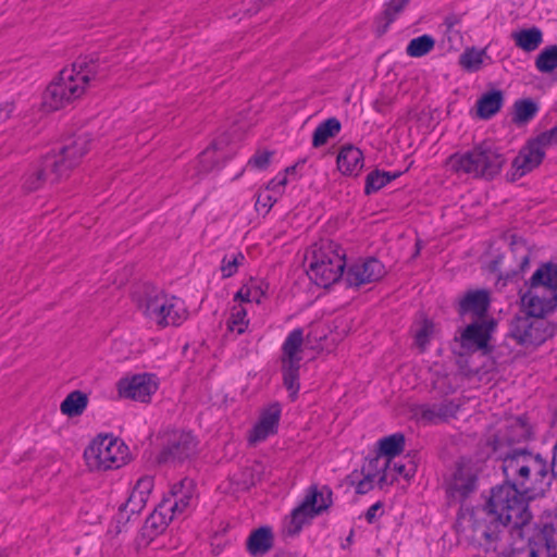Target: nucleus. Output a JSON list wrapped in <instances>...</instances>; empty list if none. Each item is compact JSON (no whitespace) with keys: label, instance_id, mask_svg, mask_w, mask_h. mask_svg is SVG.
Masks as SVG:
<instances>
[{"label":"nucleus","instance_id":"nucleus-1","mask_svg":"<svg viewBox=\"0 0 557 557\" xmlns=\"http://www.w3.org/2000/svg\"><path fill=\"white\" fill-rule=\"evenodd\" d=\"M502 469L507 482L529 499L544 495L554 476L550 462L539 454L513 450L503 458Z\"/></svg>","mask_w":557,"mask_h":557},{"label":"nucleus","instance_id":"nucleus-2","mask_svg":"<svg viewBox=\"0 0 557 557\" xmlns=\"http://www.w3.org/2000/svg\"><path fill=\"white\" fill-rule=\"evenodd\" d=\"M99 64L86 58L76 60L70 67L63 69L51 82L42 95V107L47 111H57L81 98L91 81L98 76Z\"/></svg>","mask_w":557,"mask_h":557},{"label":"nucleus","instance_id":"nucleus-3","mask_svg":"<svg viewBox=\"0 0 557 557\" xmlns=\"http://www.w3.org/2000/svg\"><path fill=\"white\" fill-rule=\"evenodd\" d=\"M505 156L491 141H482L471 149L453 153L446 161L448 169L458 176L491 181L503 170Z\"/></svg>","mask_w":557,"mask_h":557},{"label":"nucleus","instance_id":"nucleus-4","mask_svg":"<svg viewBox=\"0 0 557 557\" xmlns=\"http://www.w3.org/2000/svg\"><path fill=\"white\" fill-rule=\"evenodd\" d=\"M528 497L513 484L507 482L492 488L491 496L486 503L488 515L504 527L511 525V529L525 525L531 513L528 509Z\"/></svg>","mask_w":557,"mask_h":557},{"label":"nucleus","instance_id":"nucleus-5","mask_svg":"<svg viewBox=\"0 0 557 557\" xmlns=\"http://www.w3.org/2000/svg\"><path fill=\"white\" fill-rule=\"evenodd\" d=\"M527 314L543 318L557 307V263L542 264L530 277L529 289L521 297Z\"/></svg>","mask_w":557,"mask_h":557},{"label":"nucleus","instance_id":"nucleus-6","mask_svg":"<svg viewBox=\"0 0 557 557\" xmlns=\"http://www.w3.org/2000/svg\"><path fill=\"white\" fill-rule=\"evenodd\" d=\"M345 265L344 249L333 240L323 239L311 247L307 273L318 286L329 287L344 275Z\"/></svg>","mask_w":557,"mask_h":557},{"label":"nucleus","instance_id":"nucleus-7","mask_svg":"<svg viewBox=\"0 0 557 557\" xmlns=\"http://www.w3.org/2000/svg\"><path fill=\"white\" fill-rule=\"evenodd\" d=\"M138 308L159 327L177 326L188 318V310L183 299L156 288L145 292L138 300Z\"/></svg>","mask_w":557,"mask_h":557},{"label":"nucleus","instance_id":"nucleus-8","mask_svg":"<svg viewBox=\"0 0 557 557\" xmlns=\"http://www.w3.org/2000/svg\"><path fill=\"white\" fill-rule=\"evenodd\" d=\"M488 549L503 557H548L536 532L525 537L522 527L497 533H484Z\"/></svg>","mask_w":557,"mask_h":557},{"label":"nucleus","instance_id":"nucleus-9","mask_svg":"<svg viewBox=\"0 0 557 557\" xmlns=\"http://www.w3.org/2000/svg\"><path fill=\"white\" fill-rule=\"evenodd\" d=\"M332 505V492L327 487L318 490L312 486L308 490L299 506L293 509L284 519V533L296 536L311 520Z\"/></svg>","mask_w":557,"mask_h":557},{"label":"nucleus","instance_id":"nucleus-10","mask_svg":"<svg viewBox=\"0 0 557 557\" xmlns=\"http://www.w3.org/2000/svg\"><path fill=\"white\" fill-rule=\"evenodd\" d=\"M84 457L91 470L117 469L127 460V447L112 436H99L85 449Z\"/></svg>","mask_w":557,"mask_h":557},{"label":"nucleus","instance_id":"nucleus-11","mask_svg":"<svg viewBox=\"0 0 557 557\" xmlns=\"http://www.w3.org/2000/svg\"><path fill=\"white\" fill-rule=\"evenodd\" d=\"M509 333L521 345L537 346L552 337L554 330L542 318L525 314L511 320Z\"/></svg>","mask_w":557,"mask_h":557},{"label":"nucleus","instance_id":"nucleus-12","mask_svg":"<svg viewBox=\"0 0 557 557\" xmlns=\"http://www.w3.org/2000/svg\"><path fill=\"white\" fill-rule=\"evenodd\" d=\"M479 470L471 461H460L445 483L446 495L451 503H462L478 487Z\"/></svg>","mask_w":557,"mask_h":557},{"label":"nucleus","instance_id":"nucleus-13","mask_svg":"<svg viewBox=\"0 0 557 557\" xmlns=\"http://www.w3.org/2000/svg\"><path fill=\"white\" fill-rule=\"evenodd\" d=\"M198 441L186 431H173L161 450L158 460L161 463H181L197 453Z\"/></svg>","mask_w":557,"mask_h":557},{"label":"nucleus","instance_id":"nucleus-14","mask_svg":"<svg viewBox=\"0 0 557 557\" xmlns=\"http://www.w3.org/2000/svg\"><path fill=\"white\" fill-rule=\"evenodd\" d=\"M63 169L60 168V161L54 157H45L41 161L32 164L22 177V188L26 193H33L47 182L54 183L59 181Z\"/></svg>","mask_w":557,"mask_h":557},{"label":"nucleus","instance_id":"nucleus-15","mask_svg":"<svg viewBox=\"0 0 557 557\" xmlns=\"http://www.w3.org/2000/svg\"><path fill=\"white\" fill-rule=\"evenodd\" d=\"M196 498V485L191 479H183L172 485L169 495L162 502L169 506L175 519L185 517L193 508Z\"/></svg>","mask_w":557,"mask_h":557},{"label":"nucleus","instance_id":"nucleus-16","mask_svg":"<svg viewBox=\"0 0 557 557\" xmlns=\"http://www.w3.org/2000/svg\"><path fill=\"white\" fill-rule=\"evenodd\" d=\"M385 273L384 264L377 259H360L348 267L345 281L348 286L359 287L381 280Z\"/></svg>","mask_w":557,"mask_h":557},{"label":"nucleus","instance_id":"nucleus-17","mask_svg":"<svg viewBox=\"0 0 557 557\" xmlns=\"http://www.w3.org/2000/svg\"><path fill=\"white\" fill-rule=\"evenodd\" d=\"M545 153L546 149L536 138L529 140L512 160L510 180L516 181L537 168Z\"/></svg>","mask_w":557,"mask_h":557},{"label":"nucleus","instance_id":"nucleus-18","mask_svg":"<svg viewBox=\"0 0 557 557\" xmlns=\"http://www.w3.org/2000/svg\"><path fill=\"white\" fill-rule=\"evenodd\" d=\"M117 389L121 397L147 403L158 389V384L152 374L143 373L120 380Z\"/></svg>","mask_w":557,"mask_h":557},{"label":"nucleus","instance_id":"nucleus-19","mask_svg":"<svg viewBox=\"0 0 557 557\" xmlns=\"http://www.w3.org/2000/svg\"><path fill=\"white\" fill-rule=\"evenodd\" d=\"M281 412L278 403L271 404L260 411L258 421L248 434L250 445L264 442L269 436L277 433Z\"/></svg>","mask_w":557,"mask_h":557},{"label":"nucleus","instance_id":"nucleus-20","mask_svg":"<svg viewBox=\"0 0 557 557\" xmlns=\"http://www.w3.org/2000/svg\"><path fill=\"white\" fill-rule=\"evenodd\" d=\"M532 426L524 417H516L507 420L505 429L495 435L494 449L504 445L519 444L532 437Z\"/></svg>","mask_w":557,"mask_h":557},{"label":"nucleus","instance_id":"nucleus-21","mask_svg":"<svg viewBox=\"0 0 557 557\" xmlns=\"http://www.w3.org/2000/svg\"><path fill=\"white\" fill-rule=\"evenodd\" d=\"M89 138L87 135L77 136L69 145L64 146L59 154H48L60 161L61 175L64 176L74 168L89 150Z\"/></svg>","mask_w":557,"mask_h":557},{"label":"nucleus","instance_id":"nucleus-22","mask_svg":"<svg viewBox=\"0 0 557 557\" xmlns=\"http://www.w3.org/2000/svg\"><path fill=\"white\" fill-rule=\"evenodd\" d=\"M459 409L453 400H444L440 404L422 405L417 411L418 419L426 424H438L454 418Z\"/></svg>","mask_w":557,"mask_h":557},{"label":"nucleus","instance_id":"nucleus-23","mask_svg":"<svg viewBox=\"0 0 557 557\" xmlns=\"http://www.w3.org/2000/svg\"><path fill=\"white\" fill-rule=\"evenodd\" d=\"M490 306V293L485 289L470 290L459 301L460 315L481 319L485 317Z\"/></svg>","mask_w":557,"mask_h":557},{"label":"nucleus","instance_id":"nucleus-24","mask_svg":"<svg viewBox=\"0 0 557 557\" xmlns=\"http://www.w3.org/2000/svg\"><path fill=\"white\" fill-rule=\"evenodd\" d=\"M492 326V323L486 322H474L468 325L461 333V346L473 350L485 348L490 341Z\"/></svg>","mask_w":557,"mask_h":557},{"label":"nucleus","instance_id":"nucleus-25","mask_svg":"<svg viewBox=\"0 0 557 557\" xmlns=\"http://www.w3.org/2000/svg\"><path fill=\"white\" fill-rule=\"evenodd\" d=\"M304 331L298 327L293 330L282 346V364H300L302 360Z\"/></svg>","mask_w":557,"mask_h":557},{"label":"nucleus","instance_id":"nucleus-26","mask_svg":"<svg viewBox=\"0 0 557 557\" xmlns=\"http://www.w3.org/2000/svg\"><path fill=\"white\" fill-rule=\"evenodd\" d=\"M337 168L344 175H358L363 168V153L354 146L343 147L337 156Z\"/></svg>","mask_w":557,"mask_h":557},{"label":"nucleus","instance_id":"nucleus-27","mask_svg":"<svg viewBox=\"0 0 557 557\" xmlns=\"http://www.w3.org/2000/svg\"><path fill=\"white\" fill-rule=\"evenodd\" d=\"M544 550L548 557H557V508L553 516L548 515L536 531Z\"/></svg>","mask_w":557,"mask_h":557},{"label":"nucleus","instance_id":"nucleus-28","mask_svg":"<svg viewBox=\"0 0 557 557\" xmlns=\"http://www.w3.org/2000/svg\"><path fill=\"white\" fill-rule=\"evenodd\" d=\"M273 545V534L270 528L261 527L255 530L247 540V550L252 556L267 554Z\"/></svg>","mask_w":557,"mask_h":557},{"label":"nucleus","instance_id":"nucleus-29","mask_svg":"<svg viewBox=\"0 0 557 557\" xmlns=\"http://www.w3.org/2000/svg\"><path fill=\"white\" fill-rule=\"evenodd\" d=\"M515 45L525 51H535L543 42V33L539 27L523 28L511 34Z\"/></svg>","mask_w":557,"mask_h":557},{"label":"nucleus","instance_id":"nucleus-30","mask_svg":"<svg viewBox=\"0 0 557 557\" xmlns=\"http://www.w3.org/2000/svg\"><path fill=\"white\" fill-rule=\"evenodd\" d=\"M268 290V284L262 280L250 278L244 284L239 290L235 294L234 300L240 302H256L260 304L265 297Z\"/></svg>","mask_w":557,"mask_h":557},{"label":"nucleus","instance_id":"nucleus-31","mask_svg":"<svg viewBox=\"0 0 557 557\" xmlns=\"http://www.w3.org/2000/svg\"><path fill=\"white\" fill-rule=\"evenodd\" d=\"M392 469V460L377 455L375 458L370 459L367 465L363 466L362 472L371 474V478L376 480V484L383 487L388 484L389 472Z\"/></svg>","mask_w":557,"mask_h":557},{"label":"nucleus","instance_id":"nucleus-32","mask_svg":"<svg viewBox=\"0 0 557 557\" xmlns=\"http://www.w3.org/2000/svg\"><path fill=\"white\" fill-rule=\"evenodd\" d=\"M170 507L165 506L164 503L158 505V507L153 510V512L146 519L145 530L149 532L151 535H157L162 533L169 523L175 518L170 512Z\"/></svg>","mask_w":557,"mask_h":557},{"label":"nucleus","instance_id":"nucleus-33","mask_svg":"<svg viewBox=\"0 0 557 557\" xmlns=\"http://www.w3.org/2000/svg\"><path fill=\"white\" fill-rule=\"evenodd\" d=\"M504 96L500 90H492L484 94L476 102L478 115L490 119L503 107Z\"/></svg>","mask_w":557,"mask_h":557},{"label":"nucleus","instance_id":"nucleus-34","mask_svg":"<svg viewBox=\"0 0 557 557\" xmlns=\"http://www.w3.org/2000/svg\"><path fill=\"white\" fill-rule=\"evenodd\" d=\"M88 405V397L81 391L71 392L60 405V411L67 417L81 416Z\"/></svg>","mask_w":557,"mask_h":557},{"label":"nucleus","instance_id":"nucleus-35","mask_svg":"<svg viewBox=\"0 0 557 557\" xmlns=\"http://www.w3.org/2000/svg\"><path fill=\"white\" fill-rule=\"evenodd\" d=\"M342 125L336 117H330L320 123L312 135V146L318 148L325 145L341 132Z\"/></svg>","mask_w":557,"mask_h":557},{"label":"nucleus","instance_id":"nucleus-36","mask_svg":"<svg viewBox=\"0 0 557 557\" xmlns=\"http://www.w3.org/2000/svg\"><path fill=\"white\" fill-rule=\"evenodd\" d=\"M379 445L380 455L392 460L403 453L405 447V436L401 433H395L380 440Z\"/></svg>","mask_w":557,"mask_h":557},{"label":"nucleus","instance_id":"nucleus-37","mask_svg":"<svg viewBox=\"0 0 557 557\" xmlns=\"http://www.w3.org/2000/svg\"><path fill=\"white\" fill-rule=\"evenodd\" d=\"M412 332L414 344L422 352L426 349V346L434 334V324L429 319H422L413 324Z\"/></svg>","mask_w":557,"mask_h":557},{"label":"nucleus","instance_id":"nucleus-38","mask_svg":"<svg viewBox=\"0 0 557 557\" xmlns=\"http://www.w3.org/2000/svg\"><path fill=\"white\" fill-rule=\"evenodd\" d=\"M249 324L247 319V310L243 304L234 305L227 320V330L236 335L243 334Z\"/></svg>","mask_w":557,"mask_h":557},{"label":"nucleus","instance_id":"nucleus-39","mask_svg":"<svg viewBox=\"0 0 557 557\" xmlns=\"http://www.w3.org/2000/svg\"><path fill=\"white\" fill-rule=\"evenodd\" d=\"M399 173H389L383 171H372L367 175L364 191L367 195L375 193L387 185L393 180L397 178Z\"/></svg>","mask_w":557,"mask_h":557},{"label":"nucleus","instance_id":"nucleus-40","mask_svg":"<svg viewBox=\"0 0 557 557\" xmlns=\"http://www.w3.org/2000/svg\"><path fill=\"white\" fill-rule=\"evenodd\" d=\"M435 40L430 35H422L411 39L406 48V53L412 58H421L433 50Z\"/></svg>","mask_w":557,"mask_h":557},{"label":"nucleus","instance_id":"nucleus-41","mask_svg":"<svg viewBox=\"0 0 557 557\" xmlns=\"http://www.w3.org/2000/svg\"><path fill=\"white\" fill-rule=\"evenodd\" d=\"M535 66L541 73H550L557 69V45L545 47L536 57Z\"/></svg>","mask_w":557,"mask_h":557},{"label":"nucleus","instance_id":"nucleus-42","mask_svg":"<svg viewBox=\"0 0 557 557\" xmlns=\"http://www.w3.org/2000/svg\"><path fill=\"white\" fill-rule=\"evenodd\" d=\"M486 57L485 49L478 50L475 48L467 49L459 58V64L469 72H476L481 69L484 58Z\"/></svg>","mask_w":557,"mask_h":557},{"label":"nucleus","instance_id":"nucleus-43","mask_svg":"<svg viewBox=\"0 0 557 557\" xmlns=\"http://www.w3.org/2000/svg\"><path fill=\"white\" fill-rule=\"evenodd\" d=\"M299 369L300 364H282L283 383L289 392L292 399L296 398L300 387Z\"/></svg>","mask_w":557,"mask_h":557},{"label":"nucleus","instance_id":"nucleus-44","mask_svg":"<svg viewBox=\"0 0 557 557\" xmlns=\"http://www.w3.org/2000/svg\"><path fill=\"white\" fill-rule=\"evenodd\" d=\"M537 112V107L532 100H520L515 103L513 122L524 124L531 121Z\"/></svg>","mask_w":557,"mask_h":557},{"label":"nucleus","instance_id":"nucleus-45","mask_svg":"<svg viewBox=\"0 0 557 557\" xmlns=\"http://www.w3.org/2000/svg\"><path fill=\"white\" fill-rule=\"evenodd\" d=\"M245 256L242 252L226 255L221 262V273L223 278H228L237 273L238 268L244 264Z\"/></svg>","mask_w":557,"mask_h":557},{"label":"nucleus","instance_id":"nucleus-46","mask_svg":"<svg viewBox=\"0 0 557 557\" xmlns=\"http://www.w3.org/2000/svg\"><path fill=\"white\" fill-rule=\"evenodd\" d=\"M147 498H145L141 495H138L135 491H132L126 503L121 505L120 507V513L123 515V512L135 515L139 513L146 506Z\"/></svg>","mask_w":557,"mask_h":557},{"label":"nucleus","instance_id":"nucleus-47","mask_svg":"<svg viewBox=\"0 0 557 557\" xmlns=\"http://www.w3.org/2000/svg\"><path fill=\"white\" fill-rule=\"evenodd\" d=\"M295 168H287L284 174H278L273 180H271L267 186V190L272 193L273 195H277V198L283 194L284 188L287 184V173L294 172Z\"/></svg>","mask_w":557,"mask_h":557},{"label":"nucleus","instance_id":"nucleus-48","mask_svg":"<svg viewBox=\"0 0 557 557\" xmlns=\"http://www.w3.org/2000/svg\"><path fill=\"white\" fill-rule=\"evenodd\" d=\"M413 474V468H408L405 463L401 461H395L392 459V469L389 472V480L388 483H392L394 480L397 479V476H404V478H410Z\"/></svg>","mask_w":557,"mask_h":557},{"label":"nucleus","instance_id":"nucleus-49","mask_svg":"<svg viewBox=\"0 0 557 557\" xmlns=\"http://www.w3.org/2000/svg\"><path fill=\"white\" fill-rule=\"evenodd\" d=\"M153 488V478L150 475H144L136 482L133 491L138 493V495L144 496L145 498H149V495Z\"/></svg>","mask_w":557,"mask_h":557},{"label":"nucleus","instance_id":"nucleus-50","mask_svg":"<svg viewBox=\"0 0 557 557\" xmlns=\"http://www.w3.org/2000/svg\"><path fill=\"white\" fill-rule=\"evenodd\" d=\"M218 152V144L213 143L210 147H208L199 158V162L202 165L203 171H210L214 168V165H209L208 163L212 162L215 159V154Z\"/></svg>","mask_w":557,"mask_h":557},{"label":"nucleus","instance_id":"nucleus-51","mask_svg":"<svg viewBox=\"0 0 557 557\" xmlns=\"http://www.w3.org/2000/svg\"><path fill=\"white\" fill-rule=\"evenodd\" d=\"M272 153L270 151H258L250 160L248 165L259 170H264L270 164Z\"/></svg>","mask_w":557,"mask_h":557},{"label":"nucleus","instance_id":"nucleus-52","mask_svg":"<svg viewBox=\"0 0 557 557\" xmlns=\"http://www.w3.org/2000/svg\"><path fill=\"white\" fill-rule=\"evenodd\" d=\"M277 195H273L270 191L260 193L257 197L256 207L257 210L263 208L268 212L272 206L277 201Z\"/></svg>","mask_w":557,"mask_h":557},{"label":"nucleus","instance_id":"nucleus-53","mask_svg":"<svg viewBox=\"0 0 557 557\" xmlns=\"http://www.w3.org/2000/svg\"><path fill=\"white\" fill-rule=\"evenodd\" d=\"M409 0H392L385 11H384V14L387 18V24L392 23L395 18V16L404 9V7L406 5V3L408 2Z\"/></svg>","mask_w":557,"mask_h":557},{"label":"nucleus","instance_id":"nucleus-54","mask_svg":"<svg viewBox=\"0 0 557 557\" xmlns=\"http://www.w3.org/2000/svg\"><path fill=\"white\" fill-rule=\"evenodd\" d=\"M545 149L557 144V125L535 137Z\"/></svg>","mask_w":557,"mask_h":557},{"label":"nucleus","instance_id":"nucleus-55","mask_svg":"<svg viewBox=\"0 0 557 557\" xmlns=\"http://www.w3.org/2000/svg\"><path fill=\"white\" fill-rule=\"evenodd\" d=\"M363 479L360 480L356 485V492L361 495L370 492L373 488L374 483H376V480L371 478V474L363 473Z\"/></svg>","mask_w":557,"mask_h":557},{"label":"nucleus","instance_id":"nucleus-56","mask_svg":"<svg viewBox=\"0 0 557 557\" xmlns=\"http://www.w3.org/2000/svg\"><path fill=\"white\" fill-rule=\"evenodd\" d=\"M15 106L13 102L5 101L0 103V125L11 119Z\"/></svg>","mask_w":557,"mask_h":557},{"label":"nucleus","instance_id":"nucleus-57","mask_svg":"<svg viewBox=\"0 0 557 557\" xmlns=\"http://www.w3.org/2000/svg\"><path fill=\"white\" fill-rule=\"evenodd\" d=\"M383 504L381 502H376L366 512V519L369 523H373L379 516V511L382 512Z\"/></svg>","mask_w":557,"mask_h":557},{"label":"nucleus","instance_id":"nucleus-58","mask_svg":"<svg viewBox=\"0 0 557 557\" xmlns=\"http://www.w3.org/2000/svg\"><path fill=\"white\" fill-rule=\"evenodd\" d=\"M351 537H352V533H350V535L347 537V541L350 542Z\"/></svg>","mask_w":557,"mask_h":557}]
</instances>
